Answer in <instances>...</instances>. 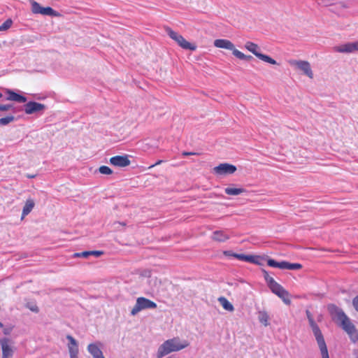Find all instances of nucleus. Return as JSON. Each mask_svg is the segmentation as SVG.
<instances>
[{
    "instance_id": "nucleus-4",
    "label": "nucleus",
    "mask_w": 358,
    "mask_h": 358,
    "mask_svg": "<svg viewBox=\"0 0 358 358\" xmlns=\"http://www.w3.org/2000/svg\"><path fill=\"white\" fill-rule=\"evenodd\" d=\"M308 318L320 348L322 358H329L327 348L319 327L314 322L313 319L308 313Z\"/></svg>"
},
{
    "instance_id": "nucleus-45",
    "label": "nucleus",
    "mask_w": 358,
    "mask_h": 358,
    "mask_svg": "<svg viewBox=\"0 0 358 358\" xmlns=\"http://www.w3.org/2000/svg\"><path fill=\"white\" fill-rule=\"evenodd\" d=\"M117 224H118L119 225H124L123 224L120 223V222H119V223H117Z\"/></svg>"
},
{
    "instance_id": "nucleus-23",
    "label": "nucleus",
    "mask_w": 358,
    "mask_h": 358,
    "mask_svg": "<svg viewBox=\"0 0 358 358\" xmlns=\"http://www.w3.org/2000/svg\"><path fill=\"white\" fill-rule=\"evenodd\" d=\"M34 202L32 199H27L22 210V220L27 216L34 208Z\"/></svg>"
},
{
    "instance_id": "nucleus-30",
    "label": "nucleus",
    "mask_w": 358,
    "mask_h": 358,
    "mask_svg": "<svg viewBox=\"0 0 358 358\" xmlns=\"http://www.w3.org/2000/svg\"><path fill=\"white\" fill-rule=\"evenodd\" d=\"M267 264L271 267L278 268L280 269L283 268V261L280 262H278L274 259H269L267 261Z\"/></svg>"
},
{
    "instance_id": "nucleus-41",
    "label": "nucleus",
    "mask_w": 358,
    "mask_h": 358,
    "mask_svg": "<svg viewBox=\"0 0 358 358\" xmlns=\"http://www.w3.org/2000/svg\"><path fill=\"white\" fill-rule=\"evenodd\" d=\"M193 155H196V153H194V152H182V155H184V156Z\"/></svg>"
},
{
    "instance_id": "nucleus-13",
    "label": "nucleus",
    "mask_w": 358,
    "mask_h": 358,
    "mask_svg": "<svg viewBox=\"0 0 358 358\" xmlns=\"http://www.w3.org/2000/svg\"><path fill=\"white\" fill-rule=\"evenodd\" d=\"M264 279L273 293L277 296L280 294L285 289L278 284L272 277H271L268 272L263 271Z\"/></svg>"
},
{
    "instance_id": "nucleus-29",
    "label": "nucleus",
    "mask_w": 358,
    "mask_h": 358,
    "mask_svg": "<svg viewBox=\"0 0 358 358\" xmlns=\"http://www.w3.org/2000/svg\"><path fill=\"white\" fill-rule=\"evenodd\" d=\"M278 296L280 297L285 304H290L291 301L289 299V294L288 292L286 291L285 289L283 290L280 294H279Z\"/></svg>"
},
{
    "instance_id": "nucleus-35",
    "label": "nucleus",
    "mask_w": 358,
    "mask_h": 358,
    "mask_svg": "<svg viewBox=\"0 0 358 358\" xmlns=\"http://www.w3.org/2000/svg\"><path fill=\"white\" fill-rule=\"evenodd\" d=\"M12 23V20L10 19H8L1 25H0V31H2L8 29L11 27Z\"/></svg>"
},
{
    "instance_id": "nucleus-22",
    "label": "nucleus",
    "mask_w": 358,
    "mask_h": 358,
    "mask_svg": "<svg viewBox=\"0 0 358 358\" xmlns=\"http://www.w3.org/2000/svg\"><path fill=\"white\" fill-rule=\"evenodd\" d=\"M103 254V252L99 251V250H94V251H85L82 252H78L75 253L73 255V257H83L87 258L90 255H94L96 257H99Z\"/></svg>"
},
{
    "instance_id": "nucleus-21",
    "label": "nucleus",
    "mask_w": 358,
    "mask_h": 358,
    "mask_svg": "<svg viewBox=\"0 0 358 358\" xmlns=\"http://www.w3.org/2000/svg\"><path fill=\"white\" fill-rule=\"evenodd\" d=\"M6 93L8 94L7 100L14 101L18 103H25L27 101L25 96L17 94L10 90H6Z\"/></svg>"
},
{
    "instance_id": "nucleus-7",
    "label": "nucleus",
    "mask_w": 358,
    "mask_h": 358,
    "mask_svg": "<svg viewBox=\"0 0 358 358\" xmlns=\"http://www.w3.org/2000/svg\"><path fill=\"white\" fill-rule=\"evenodd\" d=\"M166 31L169 36L175 41L182 48L185 50H195L196 46L186 41L180 34L173 31L171 29L166 28Z\"/></svg>"
},
{
    "instance_id": "nucleus-44",
    "label": "nucleus",
    "mask_w": 358,
    "mask_h": 358,
    "mask_svg": "<svg viewBox=\"0 0 358 358\" xmlns=\"http://www.w3.org/2000/svg\"><path fill=\"white\" fill-rule=\"evenodd\" d=\"M3 324L0 322V328H3Z\"/></svg>"
},
{
    "instance_id": "nucleus-6",
    "label": "nucleus",
    "mask_w": 358,
    "mask_h": 358,
    "mask_svg": "<svg viewBox=\"0 0 358 358\" xmlns=\"http://www.w3.org/2000/svg\"><path fill=\"white\" fill-rule=\"evenodd\" d=\"M156 308L157 304L154 301L145 297H138L136 299L134 306L131 310V315L132 316H135L141 310L145 309H154Z\"/></svg>"
},
{
    "instance_id": "nucleus-33",
    "label": "nucleus",
    "mask_w": 358,
    "mask_h": 358,
    "mask_svg": "<svg viewBox=\"0 0 358 358\" xmlns=\"http://www.w3.org/2000/svg\"><path fill=\"white\" fill-rule=\"evenodd\" d=\"M14 120L13 115L7 116L5 117L0 118V125L5 126L12 122Z\"/></svg>"
},
{
    "instance_id": "nucleus-3",
    "label": "nucleus",
    "mask_w": 358,
    "mask_h": 358,
    "mask_svg": "<svg viewBox=\"0 0 358 358\" xmlns=\"http://www.w3.org/2000/svg\"><path fill=\"white\" fill-rule=\"evenodd\" d=\"M214 46L217 48L226 49L232 51V54L239 59L250 61L252 56L246 55L235 48L234 44L227 39H216L213 42Z\"/></svg>"
},
{
    "instance_id": "nucleus-25",
    "label": "nucleus",
    "mask_w": 358,
    "mask_h": 358,
    "mask_svg": "<svg viewBox=\"0 0 358 358\" xmlns=\"http://www.w3.org/2000/svg\"><path fill=\"white\" fill-rule=\"evenodd\" d=\"M269 315L266 311L262 310L258 312V320L264 327L269 325Z\"/></svg>"
},
{
    "instance_id": "nucleus-15",
    "label": "nucleus",
    "mask_w": 358,
    "mask_h": 358,
    "mask_svg": "<svg viewBox=\"0 0 358 358\" xmlns=\"http://www.w3.org/2000/svg\"><path fill=\"white\" fill-rule=\"evenodd\" d=\"M24 108L25 113L31 115L43 111L46 108V106L38 102L29 101L24 106Z\"/></svg>"
},
{
    "instance_id": "nucleus-16",
    "label": "nucleus",
    "mask_w": 358,
    "mask_h": 358,
    "mask_svg": "<svg viewBox=\"0 0 358 358\" xmlns=\"http://www.w3.org/2000/svg\"><path fill=\"white\" fill-rule=\"evenodd\" d=\"M213 171L217 175L232 174L236 171V167L227 163L220 164L214 167Z\"/></svg>"
},
{
    "instance_id": "nucleus-38",
    "label": "nucleus",
    "mask_w": 358,
    "mask_h": 358,
    "mask_svg": "<svg viewBox=\"0 0 358 358\" xmlns=\"http://www.w3.org/2000/svg\"><path fill=\"white\" fill-rule=\"evenodd\" d=\"M27 308L34 313H38L39 311V309L38 306L35 304H28Z\"/></svg>"
},
{
    "instance_id": "nucleus-2",
    "label": "nucleus",
    "mask_w": 358,
    "mask_h": 358,
    "mask_svg": "<svg viewBox=\"0 0 358 358\" xmlns=\"http://www.w3.org/2000/svg\"><path fill=\"white\" fill-rule=\"evenodd\" d=\"M189 345L187 340H181L179 337H173L163 342L158 348L156 357H164L175 352L180 351Z\"/></svg>"
},
{
    "instance_id": "nucleus-18",
    "label": "nucleus",
    "mask_w": 358,
    "mask_h": 358,
    "mask_svg": "<svg viewBox=\"0 0 358 358\" xmlns=\"http://www.w3.org/2000/svg\"><path fill=\"white\" fill-rule=\"evenodd\" d=\"M66 339L69 341L67 345L70 358H78V344L76 340L71 336L67 335Z\"/></svg>"
},
{
    "instance_id": "nucleus-37",
    "label": "nucleus",
    "mask_w": 358,
    "mask_h": 358,
    "mask_svg": "<svg viewBox=\"0 0 358 358\" xmlns=\"http://www.w3.org/2000/svg\"><path fill=\"white\" fill-rule=\"evenodd\" d=\"M3 331V334L4 335H6V336H8L10 334V333L12 332L13 331V327H3V328H1Z\"/></svg>"
},
{
    "instance_id": "nucleus-39",
    "label": "nucleus",
    "mask_w": 358,
    "mask_h": 358,
    "mask_svg": "<svg viewBox=\"0 0 358 358\" xmlns=\"http://www.w3.org/2000/svg\"><path fill=\"white\" fill-rule=\"evenodd\" d=\"M11 108H12V106L10 105H8V104H6V105L0 104V110L1 111L8 110Z\"/></svg>"
},
{
    "instance_id": "nucleus-19",
    "label": "nucleus",
    "mask_w": 358,
    "mask_h": 358,
    "mask_svg": "<svg viewBox=\"0 0 358 358\" xmlns=\"http://www.w3.org/2000/svg\"><path fill=\"white\" fill-rule=\"evenodd\" d=\"M230 235L224 230H217L213 232L211 238L217 242H225L229 240Z\"/></svg>"
},
{
    "instance_id": "nucleus-26",
    "label": "nucleus",
    "mask_w": 358,
    "mask_h": 358,
    "mask_svg": "<svg viewBox=\"0 0 358 358\" xmlns=\"http://www.w3.org/2000/svg\"><path fill=\"white\" fill-rule=\"evenodd\" d=\"M218 301L222 305V308L229 312L234 310V307L231 303H230L225 297L221 296L218 299Z\"/></svg>"
},
{
    "instance_id": "nucleus-47",
    "label": "nucleus",
    "mask_w": 358,
    "mask_h": 358,
    "mask_svg": "<svg viewBox=\"0 0 358 358\" xmlns=\"http://www.w3.org/2000/svg\"><path fill=\"white\" fill-rule=\"evenodd\" d=\"M356 358H358V357H356Z\"/></svg>"
},
{
    "instance_id": "nucleus-1",
    "label": "nucleus",
    "mask_w": 358,
    "mask_h": 358,
    "mask_svg": "<svg viewBox=\"0 0 358 358\" xmlns=\"http://www.w3.org/2000/svg\"><path fill=\"white\" fill-rule=\"evenodd\" d=\"M329 310L334 320L341 324L342 328L349 335L352 341L354 343L358 341V331L343 310L334 305L329 306Z\"/></svg>"
},
{
    "instance_id": "nucleus-46",
    "label": "nucleus",
    "mask_w": 358,
    "mask_h": 358,
    "mask_svg": "<svg viewBox=\"0 0 358 358\" xmlns=\"http://www.w3.org/2000/svg\"><path fill=\"white\" fill-rule=\"evenodd\" d=\"M1 97H2V94H1V93H0V98H1Z\"/></svg>"
},
{
    "instance_id": "nucleus-8",
    "label": "nucleus",
    "mask_w": 358,
    "mask_h": 358,
    "mask_svg": "<svg viewBox=\"0 0 358 358\" xmlns=\"http://www.w3.org/2000/svg\"><path fill=\"white\" fill-rule=\"evenodd\" d=\"M166 31L169 36L175 41L182 48L185 50H195L196 46L186 41L180 34L173 31L171 29L166 28Z\"/></svg>"
},
{
    "instance_id": "nucleus-32",
    "label": "nucleus",
    "mask_w": 358,
    "mask_h": 358,
    "mask_svg": "<svg viewBox=\"0 0 358 358\" xmlns=\"http://www.w3.org/2000/svg\"><path fill=\"white\" fill-rule=\"evenodd\" d=\"M338 8H349L352 6V2L350 1H343L336 4Z\"/></svg>"
},
{
    "instance_id": "nucleus-40",
    "label": "nucleus",
    "mask_w": 358,
    "mask_h": 358,
    "mask_svg": "<svg viewBox=\"0 0 358 358\" xmlns=\"http://www.w3.org/2000/svg\"><path fill=\"white\" fill-rule=\"evenodd\" d=\"M353 306L358 311V297H356L353 299Z\"/></svg>"
},
{
    "instance_id": "nucleus-14",
    "label": "nucleus",
    "mask_w": 358,
    "mask_h": 358,
    "mask_svg": "<svg viewBox=\"0 0 358 358\" xmlns=\"http://www.w3.org/2000/svg\"><path fill=\"white\" fill-rule=\"evenodd\" d=\"M103 345L101 342L91 343L87 345V351L93 358H105L101 350Z\"/></svg>"
},
{
    "instance_id": "nucleus-9",
    "label": "nucleus",
    "mask_w": 358,
    "mask_h": 358,
    "mask_svg": "<svg viewBox=\"0 0 358 358\" xmlns=\"http://www.w3.org/2000/svg\"><path fill=\"white\" fill-rule=\"evenodd\" d=\"M0 347L1 349L2 356L1 358H12L14 355L15 348L14 342L7 338H0Z\"/></svg>"
},
{
    "instance_id": "nucleus-20",
    "label": "nucleus",
    "mask_w": 358,
    "mask_h": 358,
    "mask_svg": "<svg viewBox=\"0 0 358 358\" xmlns=\"http://www.w3.org/2000/svg\"><path fill=\"white\" fill-rule=\"evenodd\" d=\"M237 259L239 260L253 263V264H258V265H262V261L263 260V258L260 256L246 255H243H243L237 256Z\"/></svg>"
},
{
    "instance_id": "nucleus-27",
    "label": "nucleus",
    "mask_w": 358,
    "mask_h": 358,
    "mask_svg": "<svg viewBox=\"0 0 358 358\" xmlns=\"http://www.w3.org/2000/svg\"><path fill=\"white\" fill-rule=\"evenodd\" d=\"M302 266L298 263H289L285 261H283V268L287 270H299L301 268Z\"/></svg>"
},
{
    "instance_id": "nucleus-28",
    "label": "nucleus",
    "mask_w": 358,
    "mask_h": 358,
    "mask_svg": "<svg viewBox=\"0 0 358 358\" xmlns=\"http://www.w3.org/2000/svg\"><path fill=\"white\" fill-rule=\"evenodd\" d=\"M41 15L48 16H57V13L50 7H43Z\"/></svg>"
},
{
    "instance_id": "nucleus-11",
    "label": "nucleus",
    "mask_w": 358,
    "mask_h": 358,
    "mask_svg": "<svg viewBox=\"0 0 358 358\" xmlns=\"http://www.w3.org/2000/svg\"><path fill=\"white\" fill-rule=\"evenodd\" d=\"M334 50L336 52L347 54L358 52V42H349L341 44L335 46Z\"/></svg>"
},
{
    "instance_id": "nucleus-43",
    "label": "nucleus",
    "mask_w": 358,
    "mask_h": 358,
    "mask_svg": "<svg viewBox=\"0 0 358 358\" xmlns=\"http://www.w3.org/2000/svg\"><path fill=\"white\" fill-rule=\"evenodd\" d=\"M35 177V175H27V178H34Z\"/></svg>"
},
{
    "instance_id": "nucleus-42",
    "label": "nucleus",
    "mask_w": 358,
    "mask_h": 358,
    "mask_svg": "<svg viewBox=\"0 0 358 358\" xmlns=\"http://www.w3.org/2000/svg\"><path fill=\"white\" fill-rule=\"evenodd\" d=\"M162 162V160H159V161H158V162H157L155 164L151 165V166H150V168H152V167H154V166H157V165H159V164H160Z\"/></svg>"
},
{
    "instance_id": "nucleus-12",
    "label": "nucleus",
    "mask_w": 358,
    "mask_h": 358,
    "mask_svg": "<svg viewBox=\"0 0 358 358\" xmlns=\"http://www.w3.org/2000/svg\"><path fill=\"white\" fill-rule=\"evenodd\" d=\"M264 279L273 293L277 296L280 294L285 289L278 284L272 277H271L268 272L263 271Z\"/></svg>"
},
{
    "instance_id": "nucleus-5",
    "label": "nucleus",
    "mask_w": 358,
    "mask_h": 358,
    "mask_svg": "<svg viewBox=\"0 0 358 358\" xmlns=\"http://www.w3.org/2000/svg\"><path fill=\"white\" fill-rule=\"evenodd\" d=\"M244 46L245 49L254 54L259 59L273 65L278 64L275 59L268 55L262 54L260 52V48L257 44L251 41H247Z\"/></svg>"
},
{
    "instance_id": "nucleus-17",
    "label": "nucleus",
    "mask_w": 358,
    "mask_h": 358,
    "mask_svg": "<svg viewBox=\"0 0 358 358\" xmlns=\"http://www.w3.org/2000/svg\"><path fill=\"white\" fill-rule=\"evenodd\" d=\"M110 163L117 167L128 166L131 162L127 155H117L110 159Z\"/></svg>"
},
{
    "instance_id": "nucleus-36",
    "label": "nucleus",
    "mask_w": 358,
    "mask_h": 358,
    "mask_svg": "<svg viewBox=\"0 0 358 358\" xmlns=\"http://www.w3.org/2000/svg\"><path fill=\"white\" fill-rule=\"evenodd\" d=\"M223 254L225 255V256H227V257H235L237 259V256L238 255H243V254H236V253H234L231 250H226V251H224L223 252Z\"/></svg>"
},
{
    "instance_id": "nucleus-31",
    "label": "nucleus",
    "mask_w": 358,
    "mask_h": 358,
    "mask_svg": "<svg viewBox=\"0 0 358 358\" xmlns=\"http://www.w3.org/2000/svg\"><path fill=\"white\" fill-rule=\"evenodd\" d=\"M31 11L34 14H41L43 7L36 1H31Z\"/></svg>"
},
{
    "instance_id": "nucleus-34",
    "label": "nucleus",
    "mask_w": 358,
    "mask_h": 358,
    "mask_svg": "<svg viewBox=\"0 0 358 358\" xmlns=\"http://www.w3.org/2000/svg\"><path fill=\"white\" fill-rule=\"evenodd\" d=\"M99 171L101 174L110 175L113 173V171L110 168L106 166H101L99 169Z\"/></svg>"
},
{
    "instance_id": "nucleus-10",
    "label": "nucleus",
    "mask_w": 358,
    "mask_h": 358,
    "mask_svg": "<svg viewBox=\"0 0 358 358\" xmlns=\"http://www.w3.org/2000/svg\"><path fill=\"white\" fill-rule=\"evenodd\" d=\"M288 63L291 66L301 71L309 78H313V72L308 62L303 60L290 59L288 61Z\"/></svg>"
},
{
    "instance_id": "nucleus-24",
    "label": "nucleus",
    "mask_w": 358,
    "mask_h": 358,
    "mask_svg": "<svg viewBox=\"0 0 358 358\" xmlns=\"http://www.w3.org/2000/svg\"><path fill=\"white\" fill-rule=\"evenodd\" d=\"M245 192V189L241 187H229L224 189V192L231 196H237Z\"/></svg>"
}]
</instances>
